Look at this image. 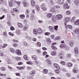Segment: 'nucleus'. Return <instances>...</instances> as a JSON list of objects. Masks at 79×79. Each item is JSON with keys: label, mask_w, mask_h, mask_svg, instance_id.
Here are the masks:
<instances>
[{"label": "nucleus", "mask_w": 79, "mask_h": 79, "mask_svg": "<svg viewBox=\"0 0 79 79\" xmlns=\"http://www.w3.org/2000/svg\"><path fill=\"white\" fill-rule=\"evenodd\" d=\"M16 3L18 5H20L21 2H16V0H10V1L9 2V5L10 6H13V4Z\"/></svg>", "instance_id": "obj_1"}, {"label": "nucleus", "mask_w": 79, "mask_h": 79, "mask_svg": "<svg viewBox=\"0 0 79 79\" xmlns=\"http://www.w3.org/2000/svg\"><path fill=\"white\" fill-rule=\"evenodd\" d=\"M60 47L61 48H64L66 50H69V47L66 45L61 44L60 45Z\"/></svg>", "instance_id": "obj_2"}, {"label": "nucleus", "mask_w": 79, "mask_h": 79, "mask_svg": "<svg viewBox=\"0 0 79 79\" xmlns=\"http://www.w3.org/2000/svg\"><path fill=\"white\" fill-rule=\"evenodd\" d=\"M7 5V2L6 0H0V5Z\"/></svg>", "instance_id": "obj_3"}, {"label": "nucleus", "mask_w": 79, "mask_h": 79, "mask_svg": "<svg viewBox=\"0 0 79 79\" xmlns=\"http://www.w3.org/2000/svg\"><path fill=\"white\" fill-rule=\"evenodd\" d=\"M56 18L57 20H61L63 18V15L60 14L56 15Z\"/></svg>", "instance_id": "obj_4"}, {"label": "nucleus", "mask_w": 79, "mask_h": 79, "mask_svg": "<svg viewBox=\"0 0 79 79\" xmlns=\"http://www.w3.org/2000/svg\"><path fill=\"white\" fill-rule=\"evenodd\" d=\"M40 8L43 11H46L47 9L46 7H45V3L42 4L40 6Z\"/></svg>", "instance_id": "obj_5"}, {"label": "nucleus", "mask_w": 79, "mask_h": 79, "mask_svg": "<svg viewBox=\"0 0 79 79\" xmlns=\"http://www.w3.org/2000/svg\"><path fill=\"white\" fill-rule=\"evenodd\" d=\"M56 1L59 5H62L64 3V0H56Z\"/></svg>", "instance_id": "obj_6"}, {"label": "nucleus", "mask_w": 79, "mask_h": 79, "mask_svg": "<svg viewBox=\"0 0 79 79\" xmlns=\"http://www.w3.org/2000/svg\"><path fill=\"white\" fill-rule=\"evenodd\" d=\"M29 27V25L26 24L23 27V30L25 31H27V29Z\"/></svg>", "instance_id": "obj_7"}, {"label": "nucleus", "mask_w": 79, "mask_h": 79, "mask_svg": "<svg viewBox=\"0 0 79 79\" xmlns=\"http://www.w3.org/2000/svg\"><path fill=\"white\" fill-rule=\"evenodd\" d=\"M55 44H56V43H54L52 44V45H51V47H52V50H57V48H56V46H55L54 45Z\"/></svg>", "instance_id": "obj_8"}, {"label": "nucleus", "mask_w": 79, "mask_h": 79, "mask_svg": "<svg viewBox=\"0 0 79 79\" xmlns=\"http://www.w3.org/2000/svg\"><path fill=\"white\" fill-rule=\"evenodd\" d=\"M48 29L51 32H54V31H55V30H54V28L52 26H49L48 27Z\"/></svg>", "instance_id": "obj_9"}, {"label": "nucleus", "mask_w": 79, "mask_h": 79, "mask_svg": "<svg viewBox=\"0 0 79 79\" xmlns=\"http://www.w3.org/2000/svg\"><path fill=\"white\" fill-rule=\"evenodd\" d=\"M31 5L33 7H34L35 6V2L33 0H31Z\"/></svg>", "instance_id": "obj_10"}, {"label": "nucleus", "mask_w": 79, "mask_h": 79, "mask_svg": "<svg viewBox=\"0 0 79 79\" xmlns=\"http://www.w3.org/2000/svg\"><path fill=\"white\" fill-rule=\"evenodd\" d=\"M16 34H17V35H21V31L20 30H16Z\"/></svg>", "instance_id": "obj_11"}, {"label": "nucleus", "mask_w": 79, "mask_h": 79, "mask_svg": "<svg viewBox=\"0 0 79 79\" xmlns=\"http://www.w3.org/2000/svg\"><path fill=\"white\" fill-rule=\"evenodd\" d=\"M66 64L67 67H72L73 66V64L71 62H67Z\"/></svg>", "instance_id": "obj_12"}, {"label": "nucleus", "mask_w": 79, "mask_h": 79, "mask_svg": "<svg viewBox=\"0 0 79 79\" xmlns=\"http://www.w3.org/2000/svg\"><path fill=\"white\" fill-rule=\"evenodd\" d=\"M7 61V63L8 64H11L12 63V60L11 59L9 58H7L6 59Z\"/></svg>", "instance_id": "obj_13"}, {"label": "nucleus", "mask_w": 79, "mask_h": 79, "mask_svg": "<svg viewBox=\"0 0 79 79\" xmlns=\"http://www.w3.org/2000/svg\"><path fill=\"white\" fill-rule=\"evenodd\" d=\"M75 26H79V19L76 20L74 23Z\"/></svg>", "instance_id": "obj_14"}, {"label": "nucleus", "mask_w": 79, "mask_h": 79, "mask_svg": "<svg viewBox=\"0 0 79 79\" xmlns=\"http://www.w3.org/2000/svg\"><path fill=\"white\" fill-rule=\"evenodd\" d=\"M73 71L74 73H78V69L76 68H74L73 69Z\"/></svg>", "instance_id": "obj_15"}, {"label": "nucleus", "mask_w": 79, "mask_h": 79, "mask_svg": "<svg viewBox=\"0 0 79 79\" xmlns=\"http://www.w3.org/2000/svg\"><path fill=\"white\" fill-rule=\"evenodd\" d=\"M68 28L69 29H72V28H73V27H72V26L70 25H67V27H65V28L67 29H68Z\"/></svg>", "instance_id": "obj_16"}, {"label": "nucleus", "mask_w": 79, "mask_h": 79, "mask_svg": "<svg viewBox=\"0 0 79 79\" xmlns=\"http://www.w3.org/2000/svg\"><path fill=\"white\" fill-rule=\"evenodd\" d=\"M34 74H35V72H34V71H32L31 72L29 75L31 77H32L34 76Z\"/></svg>", "instance_id": "obj_17"}, {"label": "nucleus", "mask_w": 79, "mask_h": 79, "mask_svg": "<svg viewBox=\"0 0 79 79\" xmlns=\"http://www.w3.org/2000/svg\"><path fill=\"white\" fill-rule=\"evenodd\" d=\"M74 3L76 6H79V0H75L74 1Z\"/></svg>", "instance_id": "obj_18"}, {"label": "nucleus", "mask_w": 79, "mask_h": 79, "mask_svg": "<svg viewBox=\"0 0 79 79\" xmlns=\"http://www.w3.org/2000/svg\"><path fill=\"white\" fill-rule=\"evenodd\" d=\"M74 32H75L76 34H79V29H76L74 30Z\"/></svg>", "instance_id": "obj_19"}, {"label": "nucleus", "mask_w": 79, "mask_h": 79, "mask_svg": "<svg viewBox=\"0 0 79 79\" xmlns=\"http://www.w3.org/2000/svg\"><path fill=\"white\" fill-rule=\"evenodd\" d=\"M37 32H38V33H39V34L41 33V32H43V30L41 29L40 28L37 29Z\"/></svg>", "instance_id": "obj_20"}, {"label": "nucleus", "mask_w": 79, "mask_h": 79, "mask_svg": "<svg viewBox=\"0 0 79 79\" xmlns=\"http://www.w3.org/2000/svg\"><path fill=\"white\" fill-rule=\"evenodd\" d=\"M22 4L24 7H27V6H29V4L27 3H25V2H23Z\"/></svg>", "instance_id": "obj_21"}, {"label": "nucleus", "mask_w": 79, "mask_h": 79, "mask_svg": "<svg viewBox=\"0 0 79 79\" xmlns=\"http://www.w3.org/2000/svg\"><path fill=\"white\" fill-rule=\"evenodd\" d=\"M15 52L17 55H21V51L19 50H17L15 51Z\"/></svg>", "instance_id": "obj_22"}, {"label": "nucleus", "mask_w": 79, "mask_h": 79, "mask_svg": "<svg viewBox=\"0 0 79 79\" xmlns=\"http://www.w3.org/2000/svg\"><path fill=\"white\" fill-rule=\"evenodd\" d=\"M74 52L76 54H77L79 53V51H78V48H77L76 47L74 49Z\"/></svg>", "instance_id": "obj_23"}, {"label": "nucleus", "mask_w": 79, "mask_h": 79, "mask_svg": "<svg viewBox=\"0 0 79 79\" xmlns=\"http://www.w3.org/2000/svg\"><path fill=\"white\" fill-rule=\"evenodd\" d=\"M68 3L67 2L65 3L63 6L64 8V9L67 8H68Z\"/></svg>", "instance_id": "obj_24"}, {"label": "nucleus", "mask_w": 79, "mask_h": 79, "mask_svg": "<svg viewBox=\"0 0 79 79\" xmlns=\"http://www.w3.org/2000/svg\"><path fill=\"white\" fill-rule=\"evenodd\" d=\"M56 17L53 16L52 18V22H55L56 21Z\"/></svg>", "instance_id": "obj_25"}, {"label": "nucleus", "mask_w": 79, "mask_h": 79, "mask_svg": "<svg viewBox=\"0 0 79 79\" xmlns=\"http://www.w3.org/2000/svg\"><path fill=\"white\" fill-rule=\"evenodd\" d=\"M65 20L66 22H69L70 20V18L68 17H66L65 19Z\"/></svg>", "instance_id": "obj_26"}, {"label": "nucleus", "mask_w": 79, "mask_h": 79, "mask_svg": "<svg viewBox=\"0 0 79 79\" xmlns=\"http://www.w3.org/2000/svg\"><path fill=\"white\" fill-rule=\"evenodd\" d=\"M55 9V8H54V7L53 8H52L50 10V11H52V12H55L56 11V10Z\"/></svg>", "instance_id": "obj_27"}, {"label": "nucleus", "mask_w": 79, "mask_h": 79, "mask_svg": "<svg viewBox=\"0 0 79 79\" xmlns=\"http://www.w3.org/2000/svg\"><path fill=\"white\" fill-rule=\"evenodd\" d=\"M69 44L71 47H73L74 45V42L73 41H70L69 42Z\"/></svg>", "instance_id": "obj_28"}, {"label": "nucleus", "mask_w": 79, "mask_h": 79, "mask_svg": "<svg viewBox=\"0 0 79 79\" xmlns=\"http://www.w3.org/2000/svg\"><path fill=\"white\" fill-rule=\"evenodd\" d=\"M35 9H36L37 11H39L40 10V7L39 6L36 5L35 6Z\"/></svg>", "instance_id": "obj_29"}, {"label": "nucleus", "mask_w": 79, "mask_h": 79, "mask_svg": "<svg viewBox=\"0 0 79 79\" xmlns=\"http://www.w3.org/2000/svg\"><path fill=\"white\" fill-rule=\"evenodd\" d=\"M32 59L33 60H37V57L35 56H32Z\"/></svg>", "instance_id": "obj_30"}, {"label": "nucleus", "mask_w": 79, "mask_h": 79, "mask_svg": "<svg viewBox=\"0 0 79 79\" xmlns=\"http://www.w3.org/2000/svg\"><path fill=\"white\" fill-rule=\"evenodd\" d=\"M10 51L11 53H14V52H15V50L12 48H10Z\"/></svg>", "instance_id": "obj_31"}, {"label": "nucleus", "mask_w": 79, "mask_h": 79, "mask_svg": "<svg viewBox=\"0 0 79 79\" xmlns=\"http://www.w3.org/2000/svg\"><path fill=\"white\" fill-rule=\"evenodd\" d=\"M43 73L44 74H47L48 73V70L47 69H44L43 71Z\"/></svg>", "instance_id": "obj_32"}, {"label": "nucleus", "mask_w": 79, "mask_h": 79, "mask_svg": "<svg viewBox=\"0 0 79 79\" xmlns=\"http://www.w3.org/2000/svg\"><path fill=\"white\" fill-rule=\"evenodd\" d=\"M47 18H50L52 16V13H48L47 15Z\"/></svg>", "instance_id": "obj_33"}, {"label": "nucleus", "mask_w": 79, "mask_h": 79, "mask_svg": "<svg viewBox=\"0 0 79 79\" xmlns=\"http://www.w3.org/2000/svg\"><path fill=\"white\" fill-rule=\"evenodd\" d=\"M56 54V52L55 51H53L51 52V55L52 56H55Z\"/></svg>", "instance_id": "obj_34"}, {"label": "nucleus", "mask_w": 79, "mask_h": 79, "mask_svg": "<svg viewBox=\"0 0 79 79\" xmlns=\"http://www.w3.org/2000/svg\"><path fill=\"white\" fill-rule=\"evenodd\" d=\"M71 55L70 53L67 54L66 55V57L67 58H71Z\"/></svg>", "instance_id": "obj_35"}, {"label": "nucleus", "mask_w": 79, "mask_h": 79, "mask_svg": "<svg viewBox=\"0 0 79 79\" xmlns=\"http://www.w3.org/2000/svg\"><path fill=\"white\" fill-rule=\"evenodd\" d=\"M18 26L19 27H20V28H22V27H23V24L20 23H18Z\"/></svg>", "instance_id": "obj_36"}, {"label": "nucleus", "mask_w": 79, "mask_h": 79, "mask_svg": "<svg viewBox=\"0 0 79 79\" xmlns=\"http://www.w3.org/2000/svg\"><path fill=\"white\" fill-rule=\"evenodd\" d=\"M1 71H6V68L5 67H2L1 68Z\"/></svg>", "instance_id": "obj_37"}, {"label": "nucleus", "mask_w": 79, "mask_h": 79, "mask_svg": "<svg viewBox=\"0 0 79 79\" xmlns=\"http://www.w3.org/2000/svg\"><path fill=\"white\" fill-rule=\"evenodd\" d=\"M25 67H17V68L18 69L21 70V69H24Z\"/></svg>", "instance_id": "obj_38"}, {"label": "nucleus", "mask_w": 79, "mask_h": 79, "mask_svg": "<svg viewBox=\"0 0 79 79\" xmlns=\"http://www.w3.org/2000/svg\"><path fill=\"white\" fill-rule=\"evenodd\" d=\"M23 44L24 46H26V47H28L29 46V44L26 42H23Z\"/></svg>", "instance_id": "obj_39"}, {"label": "nucleus", "mask_w": 79, "mask_h": 79, "mask_svg": "<svg viewBox=\"0 0 79 79\" xmlns=\"http://www.w3.org/2000/svg\"><path fill=\"white\" fill-rule=\"evenodd\" d=\"M66 14L67 15H69L71 14V11L70 10H67L66 11Z\"/></svg>", "instance_id": "obj_40"}, {"label": "nucleus", "mask_w": 79, "mask_h": 79, "mask_svg": "<svg viewBox=\"0 0 79 79\" xmlns=\"http://www.w3.org/2000/svg\"><path fill=\"white\" fill-rule=\"evenodd\" d=\"M54 8L55 9H59V8H60V6H54Z\"/></svg>", "instance_id": "obj_41"}, {"label": "nucleus", "mask_w": 79, "mask_h": 79, "mask_svg": "<svg viewBox=\"0 0 79 79\" xmlns=\"http://www.w3.org/2000/svg\"><path fill=\"white\" fill-rule=\"evenodd\" d=\"M60 63L63 65H65V63H66V62H65V61H61L60 62Z\"/></svg>", "instance_id": "obj_42"}, {"label": "nucleus", "mask_w": 79, "mask_h": 79, "mask_svg": "<svg viewBox=\"0 0 79 79\" xmlns=\"http://www.w3.org/2000/svg\"><path fill=\"white\" fill-rule=\"evenodd\" d=\"M55 72L56 73V74H59V73H60V71L58 69L55 70Z\"/></svg>", "instance_id": "obj_43"}, {"label": "nucleus", "mask_w": 79, "mask_h": 79, "mask_svg": "<svg viewBox=\"0 0 79 79\" xmlns=\"http://www.w3.org/2000/svg\"><path fill=\"white\" fill-rule=\"evenodd\" d=\"M2 10H3V11L4 13H6L8 12V10L6 9H2Z\"/></svg>", "instance_id": "obj_44"}, {"label": "nucleus", "mask_w": 79, "mask_h": 79, "mask_svg": "<svg viewBox=\"0 0 79 79\" xmlns=\"http://www.w3.org/2000/svg\"><path fill=\"white\" fill-rule=\"evenodd\" d=\"M19 17L21 18V19H22L23 18H24V17H25V15L23 14L21 15H19Z\"/></svg>", "instance_id": "obj_45"}, {"label": "nucleus", "mask_w": 79, "mask_h": 79, "mask_svg": "<svg viewBox=\"0 0 79 79\" xmlns=\"http://www.w3.org/2000/svg\"><path fill=\"white\" fill-rule=\"evenodd\" d=\"M24 58L26 60H29V59L27 58V56H26V55H25L24 56Z\"/></svg>", "instance_id": "obj_46"}, {"label": "nucleus", "mask_w": 79, "mask_h": 79, "mask_svg": "<svg viewBox=\"0 0 79 79\" xmlns=\"http://www.w3.org/2000/svg\"><path fill=\"white\" fill-rule=\"evenodd\" d=\"M8 68L9 69H10V70L11 71H14L13 68L12 67H10V66H8Z\"/></svg>", "instance_id": "obj_47"}, {"label": "nucleus", "mask_w": 79, "mask_h": 79, "mask_svg": "<svg viewBox=\"0 0 79 79\" xmlns=\"http://www.w3.org/2000/svg\"><path fill=\"white\" fill-rule=\"evenodd\" d=\"M46 62L48 64H51V61L49 59H48L46 60Z\"/></svg>", "instance_id": "obj_48"}, {"label": "nucleus", "mask_w": 79, "mask_h": 79, "mask_svg": "<svg viewBox=\"0 0 79 79\" xmlns=\"http://www.w3.org/2000/svg\"><path fill=\"white\" fill-rule=\"evenodd\" d=\"M27 64H33V63L31 62L30 61H28L26 62Z\"/></svg>", "instance_id": "obj_49"}, {"label": "nucleus", "mask_w": 79, "mask_h": 79, "mask_svg": "<svg viewBox=\"0 0 79 79\" xmlns=\"http://www.w3.org/2000/svg\"><path fill=\"white\" fill-rule=\"evenodd\" d=\"M61 39V37H60V36H56V40H60V39Z\"/></svg>", "instance_id": "obj_50"}, {"label": "nucleus", "mask_w": 79, "mask_h": 79, "mask_svg": "<svg viewBox=\"0 0 79 79\" xmlns=\"http://www.w3.org/2000/svg\"><path fill=\"white\" fill-rule=\"evenodd\" d=\"M8 46V45L6 44H3V46H2V48H6V47H7Z\"/></svg>", "instance_id": "obj_51"}, {"label": "nucleus", "mask_w": 79, "mask_h": 79, "mask_svg": "<svg viewBox=\"0 0 79 79\" xmlns=\"http://www.w3.org/2000/svg\"><path fill=\"white\" fill-rule=\"evenodd\" d=\"M37 46L38 47H40L41 46V44L39 42H38L36 44Z\"/></svg>", "instance_id": "obj_52"}, {"label": "nucleus", "mask_w": 79, "mask_h": 79, "mask_svg": "<svg viewBox=\"0 0 79 79\" xmlns=\"http://www.w3.org/2000/svg\"><path fill=\"white\" fill-rule=\"evenodd\" d=\"M74 20H75V17H73L72 18V19L71 20V21L73 23L74 21Z\"/></svg>", "instance_id": "obj_53"}, {"label": "nucleus", "mask_w": 79, "mask_h": 79, "mask_svg": "<svg viewBox=\"0 0 79 79\" xmlns=\"http://www.w3.org/2000/svg\"><path fill=\"white\" fill-rule=\"evenodd\" d=\"M46 41L47 42H48V43H50V42H51V40H50V39L49 38L47 39L46 40Z\"/></svg>", "instance_id": "obj_54"}, {"label": "nucleus", "mask_w": 79, "mask_h": 79, "mask_svg": "<svg viewBox=\"0 0 79 79\" xmlns=\"http://www.w3.org/2000/svg\"><path fill=\"white\" fill-rule=\"evenodd\" d=\"M75 11L76 13H77V15H78V16H79V11L78 10H75Z\"/></svg>", "instance_id": "obj_55"}, {"label": "nucleus", "mask_w": 79, "mask_h": 79, "mask_svg": "<svg viewBox=\"0 0 79 79\" xmlns=\"http://www.w3.org/2000/svg\"><path fill=\"white\" fill-rule=\"evenodd\" d=\"M15 29V28H14L13 27L11 26L10 27V30H11V31H14Z\"/></svg>", "instance_id": "obj_56"}, {"label": "nucleus", "mask_w": 79, "mask_h": 79, "mask_svg": "<svg viewBox=\"0 0 79 79\" xmlns=\"http://www.w3.org/2000/svg\"><path fill=\"white\" fill-rule=\"evenodd\" d=\"M9 34L10 35H11V36H12V37H13V36H14V34H13L12 33H11V32H9Z\"/></svg>", "instance_id": "obj_57"}, {"label": "nucleus", "mask_w": 79, "mask_h": 79, "mask_svg": "<svg viewBox=\"0 0 79 79\" xmlns=\"http://www.w3.org/2000/svg\"><path fill=\"white\" fill-rule=\"evenodd\" d=\"M58 25H57L56 26H54V29L56 31H57V29H58Z\"/></svg>", "instance_id": "obj_58"}, {"label": "nucleus", "mask_w": 79, "mask_h": 79, "mask_svg": "<svg viewBox=\"0 0 79 79\" xmlns=\"http://www.w3.org/2000/svg\"><path fill=\"white\" fill-rule=\"evenodd\" d=\"M44 34L45 35H49L50 34V33L49 32H47L46 33H45Z\"/></svg>", "instance_id": "obj_59"}, {"label": "nucleus", "mask_w": 79, "mask_h": 79, "mask_svg": "<svg viewBox=\"0 0 79 79\" xmlns=\"http://www.w3.org/2000/svg\"><path fill=\"white\" fill-rule=\"evenodd\" d=\"M7 24L9 25V26H11V23H10V22L9 21H7Z\"/></svg>", "instance_id": "obj_60"}, {"label": "nucleus", "mask_w": 79, "mask_h": 79, "mask_svg": "<svg viewBox=\"0 0 79 79\" xmlns=\"http://www.w3.org/2000/svg\"><path fill=\"white\" fill-rule=\"evenodd\" d=\"M66 75L67 77H71V75H70V74L69 73H67Z\"/></svg>", "instance_id": "obj_61"}, {"label": "nucleus", "mask_w": 79, "mask_h": 79, "mask_svg": "<svg viewBox=\"0 0 79 79\" xmlns=\"http://www.w3.org/2000/svg\"><path fill=\"white\" fill-rule=\"evenodd\" d=\"M3 35L4 36H6L7 35V33H6V32H4L3 33Z\"/></svg>", "instance_id": "obj_62"}, {"label": "nucleus", "mask_w": 79, "mask_h": 79, "mask_svg": "<svg viewBox=\"0 0 79 79\" xmlns=\"http://www.w3.org/2000/svg\"><path fill=\"white\" fill-rule=\"evenodd\" d=\"M26 13H27V14H28V13H29L30 12V10H29V9H27L26 10Z\"/></svg>", "instance_id": "obj_63"}, {"label": "nucleus", "mask_w": 79, "mask_h": 79, "mask_svg": "<svg viewBox=\"0 0 79 79\" xmlns=\"http://www.w3.org/2000/svg\"><path fill=\"white\" fill-rule=\"evenodd\" d=\"M27 78L28 79H33V78L32 77H29V76H27Z\"/></svg>", "instance_id": "obj_64"}]
</instances>
